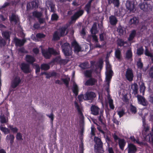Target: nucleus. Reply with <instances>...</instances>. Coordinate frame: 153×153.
<instances>
[{
	"mask_svg": "<svg viewBox=\"0 0 153 153\" xmlns=\"http://www.w3.org/2000/svg\"><path fill=\"white\" fill-rule=\"evenodd\" d=\"M130 139L134 143H136L140 145L141 144V143L140 142L138 139L136 140L133 136H131L130 137Z\"/></svg>",
	"mask_w": 153,
	"mask_h": 153,
	"instance_id": "obj_41",
	"label": "nucleus"
},
{
	"mask_svg": "<svg viewBox=\"0 0 153 153\" xmlns=\"http://www.w3.org/2000/svg\"><path fill=\"white\" fill-rule=\"evenodd\" d=\"M0 121L2 123H6L7 121V119L5 117L4 115H2L0 117Z\"/></svg>",
	"mask_w": 153,
	"mask_h": 153,
	"instance_id": "obj_42",
	"label": "nucleus"
},
{
	"mask_svg": "<svg viewBox=\"0 0 153 153\" xmlns=\"http://www.w3.org/2000/svg\"><path fill=\"white\" fill-rule=\"evenodd\" d=\"M80 66L82 69L86 68L88 67V63H84L81 64Z\"/></svg>",
	"mask_w": 153,
	"mask_h": 153,
	"instance_id": "obj_47",
	"label": "nucleus"
},
{
	"mask_svg": "<svg viewBox=\"0 0 153 153\" xmlns=\"http://www.w3.org/2000/svg\"><path fill=\"white\" fill-rule=\"evenodd\" d=\"M130 109L132 112L134 114L137 111L136 108L132 105L130 106Z\"/></svg>",
	"mask_w": 153,
	"mask_h": 153,
	"instance_id": "obj_50",
	"label": "nucleus"
},
{
	"mask_svg": "<svg viewBox=\"0 0 153 153\" xmlns=\"http://www.w3.org/2000/svg\"><path fill=\"white\" fill-rule=\"evenodd\" d=\"M91 113L95 115L98 114L100 109L97 106L95 105H92L91 108Z\"/></svg>",
	"mask_w": 153,
	"mask_h": 153,
	"instance_id": "obj_13",
	"label": "nucleus"
},
{
	"mask_svg": "<svg viewBox=\"0 0 153 153\" xmlns=\"http://www.w3.org/2000/svg\"><path fill=\"white\" fill-rule=\"evenodd\" d=\"M92 1V0H90L85 6V10L88 13L89 12V9L90 8Z\"/></svg>",
	"mask_w": 153,
	"mask_h": 153,
	"instance_id": "obj_45",
	"label": "nucleus"
},
{
	"mask_svg": "<svg viewBox=\"0 0 153 153\" xmlns=\"http://www.w3.org/2000/svg\"><path fill=\"white\" fill-rule=\"evenodd\" d=\"M117 114L120 117H121L124 114V111L123 109L121 110L117 111Z\"/></svg>",
	"mask_w": 153,
	"mask_h": 153,
	"instance_id": "obj_53",
	"label": "nucleus"
},
{
	"mask_svg": "<svg viewBox=\"0 0 153 153\" xmlns=\"http://www.w3.org/2000/svg\"><path fill=\"white\" fill-rule=\"evenodd\" d=\"M106 65V79L105 83V86L107 88L109 86L110 80L113 76V72L111 69V66L108 60L105 61Z\"/></svg>",
	"mask_w": 153,
	"mask_h": 153,
	"instance_id": "obj_1",
	"label": "nucleus"
},
{
	"mask_svg": "<svg viewBox=\"0 0 153 153\" xmlns=\"http://www.w3.org/2000/svg\"><path fill=\"white\" fill-rule=\"evenodd\" d=\"M45 35L42 33H38L36 34V37L38 38L41 39L45 37Z\"/></svg>",
	"mask_w": 153,
	"mask_h": 153,
	"instance_id": "obj_60",
	"label": "nucleus"
},
{
	"mask_svg": "<svg viewBox=\"0 0 153 153\" xmlns=\"http://www.w3.org/2000/svg\"><path fill=\"white\" fill-rule=\"evenodd\" d=\"M108 101L110 108L113 109L114 108V106L113 104V100L111 99H109Z\"/></svg>",
	"mask_w": 153,
	"mask_h": 153,
	"instance_id": "obj_48",
	"label": "nucleus"
},
{
	"mask_svg": "<svg viewBox=\"0 0 153 153\" xmlns=\"http://www.w3.org/2000/svg\"><path fill=\"white\" fill-rule=\"evenodd\" d=\"M8 127L11 130L12 132L14 133L17 132L18 131V129L16 127H13V126H9Z\"/></svg>",
	"mask_w": 153,
	"mask_h": 153,
	"instance_id": "obj_40",
	"label": "nucleus"
},
{
	"mask_svg": "<svg viewBox=\"0 0 153 153\" xmlns=\"http://www.w3.org/2000/svg\"><path fill=\"white\" fill-rule=\"evenodd\" d=\"M16 138L19 140H22V134L20 133H17L16 135Z\"/></svg>",
	"mask_w": 153,
	"mask_h": 153,
	"instance_id": "obj_46",
	"label": "nucleus"
},
{
	"mask_svg": "<svg viewBox=\"0 0 153 153\" xmlns=\"http://www.w3.org/2000/svg\"><path fill=\"white\" fill-rule=\"evenodd\" d=\"M138 23V20L136 17L131 19L129 21V24L133 26L136 25Z\"/></svg>",
	"mask_w": 153,
	"mask_h": 153,
	"instance_id": "obj_23",
	"label": "nucleus"
},
{
	"mask_svg": "<svg viewBox=\"0 0 153 153\" xmlns=\"http://www.w3.org/2000/svg\"><path fill=\"white\" fill-rule=\"evenodd\" d=\"M118 44L120 46H123L124 47L126 46V45H127V42H124L122 40L119 39L117 41Z\"/></svg>",
	"mask_w": 153,
	"mask_h": 153,
	"instance_id": "obj_37",
	"label": "nucleus"
},
{
	"mask_svg": "<svg viewBox=\"0 0 153 153\" xmlns=\"http://www.w3.org/2000/svg\"><path fill=\"white\" fill-rule=\"evenodd\" d=\"M26 60L27 62L31 63H33L35 61V59L33 57L30 55L26 56Z\"/></svg>",
	"mask_w": 153,
	"mask_h": 153,
	"instance_id": "obj_26",
	"label": "nucleus"
},
{
	"mask_svg": "<svg viewBox=\"0 0 153 153\" xmlns=\"http://www.w3.org/2000/svg\"><path fill=\"white\" fill-rule=\"evenodd\" d=\"M140 92L143 95L144 94V91L145 89V87L144 83L143 82H141L140 83Z\"/></svg>",
	"mask_w": 153,
	"mask_h": 153,
	"instance_id": "obj_32",
	"label": "nucleus"
},
{
	"mask_svg": "<svg viewBox=\"0 0 153 153\" xmlns=\"http://www.w3.org/2000/svg\"><path fill=\"white\" fill-rule=\"evenodd\" d=\"M58 18V16L56 14H53L52 15L51 19L52 20H56Z\"/></svg>",
	"mask_w": 153,
	"mask_h": 153,
	"instance_id": "obj_56",
	"label": "nucleus"
},
{
	"mask_svg": "<svg viewBox=\"0 0 153 153\" xmlns=\"http://www.w3.org/2000/svg\"><path fill=\"white\" fill-rule=\"evenodd\" d=\"M80 34L82 36L84 37V36H85L86 33L85 29V28H83L82 29L81 31L80 32Z\"/></svg>",
	"mask_w": 153,
	"mask_h": 153,
	"instance_id": "obj_62",
	"label": "nucleus"
},
{
	"mask_svg": "<svg viewBox=\"0 0 153 153\" xmlns=\"http://www.w3.org/2000/svg\"><path fill=\"white\" fill-rule=\"evenodd\" d=\"M2 35L3 36L5 39H8V42H10V40L9 39L10 37V33L9 32H2Z\"/></svg>",
	"mask_w": 153,
	"mask_h": 153,
	"instance_id": "obj_30",
	"label": "nucleus"
},
{
	"mask_svg": "<svg viewBox=\"0 0 153 153\" xmlns=\"http://www.w3.org/2000/svg\"><path fill=\"white\" fill-rule=\"evenodd\" d=\"M27 7L28 8L36 7H37V4L35 1H33L28 3Z\"/></svg>",
	"mask_w": 153,
	"mask_h": 153,
	"instance_id": "obj_24",
	"label": "nucleus"
},
{
	"mask_svg": "<svg viewBox=\"0 0 153 153\" xmlns=\"http://www.w3.org/2000/svg\"><path fill=\"white\" fill-rule=\"evenodd\" d=\"M49 66L47 64H42L41 66V68L42 70H48L49 68Z\"/></svg>",
	"mask_w": 153,
	"mask_h": 153,
	"instance_id": "obj_39",
	"label": "nucleus"
},
{
	"mask_svg": "<svg viewBox=\"0 0 153 153\" xmlns=\"http://www.w3.org/2000/svg\"><path fill=\"white\" fill-rule=\"evenodd\" d=\"M137 97L138 100V102L139 104L144 106L146 105L147 103L144 97L140 95H137Z\"/></svg>",
	"mask_w": 153,
	"mask_h": 153,
	"instance_id": "obj_12",
	"label": "nucleus"
},
{
	"mask_svg": "<svg viewBox=\"0 0 153 153\" xmlns=\"http://www.w3.org/2000/svg\"><path fill=\"white\" fill-rule=\"evenodd\" d=\"M83 12L82 10H80L76 13L72 17V21L75 20L78 18L80 16H81L83 13Z\"/></svg>",
	"mask_w": 153,
	"mask_h": 153,
	"instance_id": "obj_17",
	"label": "nucleus"
},
{
	"mask_svg": "<svg viewBox=\"0 0 153 153\" xmlns=\"http://www.w3.org/2000/svg\"><path fill=\"white\" fill-rule=\"evenodd\" d=\"M91 33L92 34H95L97 33L98 31L97 29V23H94L91 30Z\"/></svg>",
	"mask_w": 153,
	"mask_h": 153,
	"instance_id": "obj_25",
	"label": "nucleus"
},
{
	"mask_svg": "<svg viewBox=\"0 0 153 153\" xmlns=\"http://www.w3.org/2000/svg\"><path fill=\"white\" fill-rule=\"evenodd\" d=\"M44 74L46 75V77L48 78L53 76H56V74L55 72H52L49 73H45Z\"/></svg>",
	"mask_w": 153,
	"mask_h": 153,
	"instance_id": "obj_38",
	"label": "nucleus"
},
{
	"mask_svg": "<svg viewBox=\"0 0 153 153\" xmlns=\"http://www.w3.org/2000/svg\"><path fill=\"white\" fill-rule=\"evenodd\" d=\"M66 28L65 27H62L56 31L53 35V39L57 40L59 39L60 37L66 35L68 33L66 31Z\"/></svg>",
	"mask_w": 153,
	"mask_h": 153,
	"instance_id": "obj_2",
	"label": "nucleus"
},
{
	"mask_svg": "<svg viewBox=\"0 0 153 153\" xmlns=\"http://www.w3.org/2000/svg\"><path fill=\"white\" fill-rule=\"evenodd\" d=\"M72 45L74 47V52L76 53H78L81 51V48L77 44L75 41H74L72 42Z\"/></svg>",
	"mask_w": 153,
	"mask_h": 153,
	"instance_id": "obj_15",
	"label": "nucleus"
},
{
	"mask_svg": "<svg viewBox=\"0 0 153 153\" xmlns=\"http://www.w3.org/2000/svg\"><path fill=\"white\" fill-rule=\"evenodd\" d=\"M33 66L34 67H35L36 73L39 72L40 68L39 65H33Z\"/></svg>",
	"mask_w": 153,
	"mask_h": 153,
	"instance_id": "obj_63",
	"label": "nucleus"
},
{
	"mask_svg": "<svg viewBox=\"0 0 153 153\" xmlns=\"http://www.w3.org/2000/svg\"><path fill=\"white\" fill-rule=\"evenodd\" d=\"M132 53L130 49L128 50L126 53V58L127 59H131L132 57Z\"/></svg>",
	"mask_w": 153,
	"mask_h": 153,
	"instance_id": "obj_27",
	"label": "nucleus"
},
{
	"mask_svg": "<svg viewBox=\"0 0 153 153\" xmlns=\"http://www.w3.org/2000/svg\"><path fill=\"white\" fill-rule=\"evenodd\" d=\"M126 142L123 139H119V144L120 148L122 150L123 149L125 145Z\"/></svg>",
	"mask_w": 153,
	"mask_h": 153,
	"instance_id": "obj_28",
	"label": "nucleus"
},
{
	"mask_svg": "<svg viewBox=\"0 0 153 153\" xmlns=\"http://www.w3.org/2000/svg\"><path fill=\"white\" fill-rule=\"evenodd\" d=\"M125 76L127 79L129 81L133 79L134 74L132 70L130 68H127L125 73Z\"/></svg>",
	"mask_w": 153,
	"mask_h": 153,
	"instance_id": "obj_6",
	"label": "nucleus"
},
{
	"mask_svg": "<svg viewBox=\"0 0 153 153\" xmlns=\"http://www.w3.org/2000/svg\"><path fill=\"white\" fill-rule=\"evenodd\" d=\"M136 34V32L135 30H133L131 31L130 35L128 38V40L130 41H131L134 38Z\"/></svg>",
	"mask_w": 153,
	"mask_h": 153,
	"instance_id": "obj_33",
	"label": "nucleus"
},
{
	"mask_svg": "<svg viewBox=\"0 0 153 153\" xmlns=\"http://www.w3.org/2000/svg\"><path fill=\"white\" fill-rule=\"evenodd\" d=\"M21 68L23 71L26 73H27L30 71L29 65L25 63H22L21 65Z\"/></svg>",
	"mask_w": 153,
	"mask_h": 153,
	"instance_id": "obj_14",
	"label": "nucleus"
},
{
	"mask_svg": "<svg viewBox=\"0 0 153 153\" xmlns=\"http://www.w3.org/2000/svg\"><path fill=\"white\" fill-rule=\"evenodd\" d=\"M114 5L118 7L119 5V0H113L112 2Z\"/></svg>",
	"mask_w": 153,
	"mask_h": 153,
	"instance_id": "obj_61",
	"label": "nucleus"
},
{
	"mask_svg": "<svg viewBox=\"0 0 153 153\" xmlns=\"http://www.w3.org/2000/svg\"><path fill=\"white\" fill-rule=\"evenodd\" d=\"M131 88L135 93H136L137 90V85L135 84L132 85L131 86Z\"/></svg>",
	"mask_w": 153,
	"mask_h": 153,
	"instance_id": "obj_44",
	"label": "nucleus"
},
{
	"mask_svg": "<svg viewBox=\"0 0 153 153\" xmlns=\"http://www.w3.org/2000/svg\"><path fill=\"white\" fill-rule=\"evenodd\" d=\"M92 71L91 70L86 71L84 73L85 76L88 77H90L91 76Z\"/></svg>",
	"mask_w": 153,
	"mask_h": 153,
	"instance_id": "obj_49",
	"label": "nucleus"
},
{
	"mask_svg": "<svg viewBox=\"0 0 153 153\" xmlns=\"http://www.w3.org/2000/svg\"><path fill=\"white\" fill-rule=\"evenodd\" d=\"M5 44V42L4 40L2 38L0 39V47H1L4 46Z\"/></svg>",
	"mask_w": 153,
	"mask_h": 153,
	"instance_id": "obj_59",
	"label": "nucleus"
},
{
	"mask_svg": "<svg viewBox=\"0 0 153 153\" xmlns=\"http://www.w3.org/2000/svg\"><path fill=\"white\" fill-rule=\"evenodd\" d=\"M0 128L1 130L5 134H7L9 133L10 131L9 129L5 127H2V126H1L0 127Z\"/></svg>",
	"mask_w": 153,
	"mask_h": 153,
	"instance_id": "obj_35",
	"label": "nucleus"
},
{
	"mask_svg": "<svg viewBox=\"0 0 153 153\" xmlns=\"http://www.w3.org/2000/svg\"><path fill=\"white\" fill-rule=\"evenodd\" d=\"M97 82V80L94 78H91L87 81L85 84L86 85H92L95 84Z\"/></svg>",
	"mask_w": 153,
	"mask_h": 153,
	"instance_id": "obj_20",
	"label": "nucleus"
},
{
	"mask_svg": "<svg viewBox=\"0 0 153 153\" xmlns=\"http://www.w3.org/2000/svg\"><path fill=\"white\" fill-rule=\"evenodd\" d=\"M62 80L64 82L65 85L68 86V84L69 81L70 80V78L68 77L64 79H62Z\"/></svg>",
	"mask_w": 153,
	"mask_h": 153,
	"instance_id": "obj_57",
	"label": "nucleus"
},
{
	"mask_svg": "<svg viewBox=\"0 0 153 153\" xmlns=\"http://www.w3.org/2000/svg\"><path fill=\"white\" fill-rule=\"evenodd\" d=\"M137 65L138 68H141L143 67V64L141 62L140 59H139L137 62Z\"/></svg>",
	"mask_w": 153,
	"mask_h": 153,
	"instance_id": "obj_51",
	"label": "nucleus"
},
{
	"mask_svg": "<svg viewBox=\"0 0 153 153\" xmlns=\"http://www.w3.org/2000/svg\"><path fill=\"white\" fill-rule=\"evenodd\" d=\"M118 30L120 35H123L125 33V30L123 28H122L121 27H119Z\"/></svg>",
	"mask_w": 153,
	"mask_h": 153,
	"instance_id": "obj_34",
	"label": "nucleus"
},
{
	"mask_svg": "<svg viewBox=\"0 0 153 153\" xmlns=\"http://www.w3.org/2000/svg\"><path fill=\"white\" fill-rule=\"evenodd\" d=\"M14 138V137L13 135L10 134L7 136L6 139L7 140H10V143H12L13 141Z\"/></svg>",
	"mask_w": 153,
	"mask_h": 153,
	"instance_id": "obj_36",
	"label": "nucleus"
},
{
	"mask_svg": "<svg viewBox=\"0 0 153 153\" xmlns=\"http://www.w3.org/2000/svg\"><path fill=\"white\" fill-rule=\"evenodd\" d=\"M128 152L135 153L137 151V148L132 143H129L128 145Z\"/></svg>",
	"mask_w": 153,
	"mask_h": 153,
	"instance_id": "obj_18",
	"label": "nucleus"
},
{
	"mask_svg": "<svg viewBox=\"0 0 153 153\" xmlns=\"http://www.w3.org/2000/svg\"><path fill=\"white\" fill-rule=\"evenodd\" d=\"M135 1H127L126 3V6L127 9L131 12H134L135 10Z\"/></svg>",
	"mask_w": 153,
	"mask_h": 153,
	"instance_id": "obj_5",
	"label": "nucleus"
},
{
	"mask_svg": "<svg viewBox=\"0 0 153 153\" xmlns=\"http://www.w3.org/2000/svg\"><path fill=\"white\" fill-rule=\"evenodd\" d=\"M14 41L15 42L16 45L19 46L23 45L25 41V39L20 40L16 38L14 39Z\"/></svg>",
	"mask_w": 153,
	"mask_h": 153,
	"instance_id": "obj_19",
	"label": "nucleus"
},
{
	"mask_svg": "<svg viewBox=\"0 0 153 153\" xmlns=\"http://www.w3.org/2000/svg\"><path fill=\"white\" fill-rule=\"evenodd\" d=\"M149 74L150 76L153 78V66L151 68L149 72Z\"/></svg>",
	"mask_w": 153,
	"mask_h": 153,
	"instance_id": "obj_64",
	"label": "nucleus"
},
{
	"mask_svg": "<svg viewBox=\"0 0 153 153\" xmlns=\"http://www.w3.org/2000/svg\"><path fill=\"white\" fill-rule=\"evenodd\" d=\"M95 97L96 95L94 93L88 92L84 94L85 100H91Z\"/></svg>",
	"mask_w": 153,
	"mask_h": 153,
	"instance_id": "obj_11",
	"label": "nucleus"
},
{
	"mask_svg": "<svg viewBox=\"0 0 153 153\" xmlns=\"http://www.w3.org/2000/svg\"><path fill=\"white\" fill-rule=\"evenodd\" d=\"M115 56L117 58L120 59L121 58V51L119 49H117L115 52Z\"/></svg>",
	"mask_w": 153,
	"mask_h": 153,
	"instance_id": "obj_31",
	"label": "nucleus"
},
{
	"mask_svg": "<svg viewBox=\"0 0 153 153\" xmlns=\"http://www.w3.org/2000/svg\"><path fill=\"white\" fill-rule=\"evenodd\" d=\"M142 120L143 123V126L144 127V130L146 132H147L148 131L149 128V127L146 124L145 122L144 118L143 117H142Z\"/></svg>",
	"mask_w": 153,
	"mask_h": 153,
	"instance_id": "obj_29",
	"label": "nucleus"
},
{
	"mask_svg": "<svg viewBox=\"0 0 153 153\" xmlns=\"http://www.w3.org/2000/svg\"><path fill=\"white\" fill-rule=\"evenodd\" d=\"M21 80L20 77L18 76L15 77L13 80L11 86L13 88H15L20 83Z\"/></svg>",
	"mask_w": 153,
	"mask_h": 153,
	"instance_id": "obj_9",
	"label": "nucleus"
},
{
	"mask_svg": "<svg viewBox=\"0 0 153 153\" xmlns=\"http://www.w3.org/2000/svg\"><path fill=\"white\" fill-rule=\"evenodd\" d=\"M62 51L65 56H68L71 54L72 52L68 43H64L63 45H62Z\"/></svg>",
	"mask_w": 153,
	"mask_h": 153,
	"instance_id": "obj_3",
	"label": "nucleus"
},
{
	"mask_svg": "<svg viewBox=\"0 0 153 153\" xmlns=\"http://www.w3.org/2000/svg\"><path fill=\"white\" fill-rule=\"evenodd\" d=\"M145 54L146 56L152 57L153 56L152 54L149 52L147 49H146L145 52Z\"/></svg>",
	"mask_w": 153,
	"mask_h": 153,
	"instance_id": "obj_52",
	"label": "nucleus"
},
{
	"mask_svg": "<svg viewBox=\"0 0 153 153\" xmlns=\"http://www.w3.org/2000/svg\"><path fill=\"white\" fill-rule=\"evenodd\" d=\"M42 54L47 59L49 58L51 56V54L56 55L58 54V53L52 48H49L48 51H45L42 49Z\"/></svg>",
	"mask_w": 153,
	"mask_h": 153,
	"instance_id": "obj_4",
	"label": "nucleus"
},
{
	"mask_svg": "<svg viewBox=\"0 0 153 153\" xmlns=\"http://www.w3.org/2000/svg\"><path fill=\"white\" fill-rule=\"evenodd\" d=\"M33 15L34 16L37 17H39L41 16V13L39 12L35 11L33 13Z\"/></svg>",
	"mask_w": 153,
	"mask_h": 153,
	"instance_id": "obj_54",
	"label": "nucleus"
},
{
	"mask_svg": "<svg viewBox=\"0 0 153 153\" xmlns=\"http://www.w3.org/2000/svg\"><path fill=\"white\" fill-rule=\"evenodd\" d=\"M72 89L73 93L76 96L78 94V86L75 82L73 83Z\"/></svg>",
	"mask_w": 153,
	"mask_h": 153,
	"instance_id": "obj_21",
	"label": "nucleus"
},
{
	"mask_svg": "<svg viewBox=\"0 0 153 153\" xmlns=\"http://www.w3.org/2000/svg\"><path fill=\"white\" fill-rule=\"evenodd\" d=\"M140 9L143 11H146L150 10H152L151 6L150 4H147L146 3H143L140 4Z\"/></svg>",
	"mask_w": 153,
	"mask_h": 153,
	"instance_id": "obj_10",
	"label": "nucleus"
},
{
	"mask_svg": "<svg viewBox=\"0 0 153 153\" xmlns=\"http://www.w3.org/2000/svg\"><path fill=\"white\" fill-rule=\"evenodd\" d=\"M84 95L80 94L78 96V98L80 102L82 101L83 100H85Z\"/></svg>",
	"mask_w": 153,
	"mask_h": 153,
	"instance_id": "obj_55",
	"label": "nucleus"
},
{
	"mask_svg": "<svg viewBox=\"0 0 153 153\" xmlns=\"http://www.w3.org/2000/svg\"><path fill=\"white\" fill-rule=\"evenodd\" d=\"M10 20L12 23H14L16 24L19 21V18L17 16L14 14H12L11 16H10Z\"/></svg>",
	"mask_w": 153,
	"mask_h": 153,
	"instance_id": "obj_16",
	"label": "nucleus"
},
{
	"mask_svg": "<svg viewBox=\"0 0 153 153\" xmlns=\"http://www.w3.org/2000/svg\"><path fill=\"white\" fill-rule=\"evenodd\" d=\"M74 104L75 107L76 108L77 110L79 115L80 117L81 121L82 122L83 120V116L82 113L83 111L82 107L81 106L79 105L76 102H75Z\"/></svg>",
	"mask_w": 153,
	"mask_h": 153,
	"instance_id": "obj_8",
	"label": "nucleus"
},
{
	"mask_svg": "<svg viewBox=\"0 0 153 153\" xmlns=\"http://www.w3.org/2000/svg\"><path fill=\"white\" fill-rule=\"evenodd\" d=\"M109 21L111 24L112 25H115L117 23V20L116 18L114 16H111L109 18Z\"/></svg>",
	"mask_w": 153,
	"mask_h": 153,
	"instance_id": "obj_22",
	"label": "nucleus"
},
{
	"mask_svg": "<svg viewBox=\"0 0 153 153\" xmlns=\"http://www.w3.org/2000/svg\"><path fill=\"white\" fill-rule=\"evenodd\" d=\"M143 49L142 47H141L137 49V54L138 55H140L143 53Z\"/></svg>",
	"mask_w": 153,
	"mask_h": 153,
	"instance_id": "obj_43",
	"label": "nucleus"
},
{
	"mask_svg": "<svg viewBox=\"0 0 153 153\" xmlns=\"http://www.w3.org/2000/svg\"><path fill=\"white\" fill-rule=\"evenodd\" d=\"M5 44V42L4 40L2 38L0 39V47H1L4 46Z\"/></svg>",
	"mask_w": 153,
	"mask_h": 153,
	"instance_id": "obj_58",
	"label": "nucleus"
},
{
	"mask_svg": "<svg viewBox=\"0 0 153 153\" xmlns=\"http://www.w3.org/2000/svg\"><path fill=\"white\" fill-rule=\"evenodd\" d=\"M94 141L96 143L95 146V149H97L98 152L102 150V143L100 139L97 137H95L94 138Z\"/></svg>",
	"mask_w": 153,
	"mask_h": 153,
	"instance_id": "obj_7",
	"label": "nucleus"
}]
</instances>
